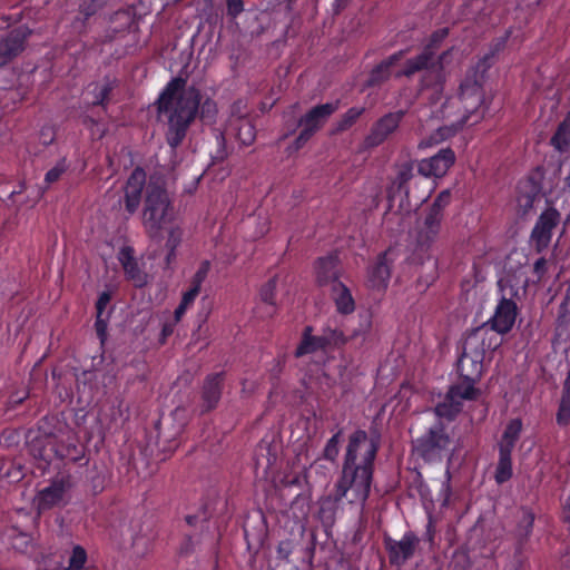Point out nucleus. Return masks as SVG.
<instances>
[{"instance_id": "15", "label": "nucleus", "mask_w": 570, "mask_h": 570, "mask_svg": "<svg viewBox=\"0 0 570 570\" xmlns=\"http://www.w3.org/2000/svg\"><path fill=\"white\" fill-rule=\"evenodd\" d=\"M383 543L390 564L400 568L414 556L419 538L412 531H407L401 540H394L390 535H385Z\"/></svg>"}, {"instance_id": "14", "label": "nucleus", "mask_w": 570, "mask_h": 570, "mask_svg": "<svg viewBox=\"0 0 570 570\" xmlns=\"http://www.w3.org/2000/svg\"><path fill=\"white\" fill-rule=\"evenodd\" d=\"M404 111L387 112L379 118L371 127L363 140L364 149H372L382 145L400 126Z\"/></svg>"}, {"instance_id": "19", "label": "nucleus", "mask_w": 570, "mask_h": 570, "mask_svg": "<svg viewBox=\"0 0 570 570\" xmlns=\"http://www.w3.org/2000/svg\"><path fill=\"white\" fill-rule=\"evenodd\" d=\"M503 333H498L492 325L483 323L481 326L472 330L465 338V345L470 350L482 352L483 356L489 351H495L502 344Z\"/></svg>"}, {"instance_id": "48", "label": "nucleus", "mask_w": 570, "mask_h": 570, "mask_svg": "<svg viewBox=\"0 0 570 570\" xmlns=\"http://www.w3.org/2000/svg\"><path fill=\"white\" fill-rule=\"evenodd\" d=\"M68 170L67 159L63 157L59 159L56 165L49 169L45 175V184L46 188H48L51 184L58 181L61 176Z\"/></svg>"}, {"instance_id": "10", "label": "nucleus", "mask_w": 570, "mask_h": 570, "mask_svg": "<svg viewBox=\"0 0 570 570\" xmlns=\"http://www.w3.org/2000/svg\"><path fill=\"white\" fill-rule=\"evenodd\" d=\"M380 450V436H370L365 430L357 429L350 436L343 461L375 465Z\"/></svg>"}, {"instance_id": "42", "label": "nucleus", "mask_w": 570, "mask_h": 570, "mask_svg": "<svg viewBox=\"0 0 570 570\" xmlns=\"http://www.w3.org/2000/svg\"><path fill=\"white\" fill-rule=\"evenodd\" d=\"M540 193V186L535 184L532 179H528L524 183L519 185V202L524 199L525 207H532L534 199Z\"/></svg>"}, {"instance_id": "17", "label": "nucleus", "mask_w": 570, "mask_h": 570, "mask_svg": "<svg viewBox=\"0 0 570 570\" xmlns=\"http://www.w3.org/2000/svg\"><path fill=\"white\" fill-rule=\"evenodd\" d=\"M455 153L450 147L440 149L435 155L417 163V173L426 178H442L454 165Z\"/></svg>"}, {"instance_id": "12", "label": "nucleus", "mask_w": 570, "mask_h": 570, "mask_svg": "<svg viewBox=\"0 0 570 570\" xmlns=\"http://www.w3.org/2000/svg\"><path fill=\"white\" fill-rule=\"evenodd\" d=\"M560 219L561 215L554 207H548L540 214L530 235L537 253H542L549 247L553 229L559 225Z\"/></svg>"}, {"instance_id": "35", "label": "nucleus", "mask_w": 570, "mask_h": 570, "mask_svg": "<svg viewBox=\"0 0 570 570\" xmlns=\"http://www.w3.org/2000/svg\"><path fill=\"white\" fill-rule=\"evenodd\" d=\"M346 500L345 497H338V491L334 488V492L330 495H326L320 501V518L323 522L333 523L335 519L336 511L340 507V503L343 500Z\"/></svg>"}, {"instance_id": "23", "label": "nucleus", "mask_w": 570, "mask_h": 570, "mask_svg": "<svg viewBox=\"0 0 570 570\" xmlns=\"http://www.w3.org/2000/svg\"><path fill=\"white\" fill-rule=\"evenodd\" d=\"M145 186L146 173L142 168L136 167L125 186V208L129 214H134L138 209Z\"/></svg>"}, {"instance_id": "62", "label": "nucleus", "mask_w": 570, "mask_h": 570, "mask_svg": "<svg viewBox=\"0 0 570 570\" xmlns=\"http://www.w3.org/2000/svg\"><path fill=\"white\" fill-rule=\"evenodd\" d=\"M315 134L302 127L298 136L295 138L294 145L296 149H301Z\"/></svg>"}, {"instance_id": "2", "label": "nucleus", "mask_w": 570, "mask_h": 570, "mask_svg": "<svg viewBox=\"0 0 570 570\" xmlns=\"http://www.w3.org/2000/svg\"><path fill=\"white\" fill-rule=\"evenodd\" d=\"M26 438L30 454L47 464L56 459L76 463L85 455L77 433L57 415L42 417L37 430L29 431Z\"/></svg>"}, {"instance_id": "16", "label": "nucleus", "mask_w": 570, "mask_h": 570, "mask_svg": "<svg viewBox=\"0 0 570 570\" xmlns=\"http://www.w3.org/2000/svg\"><path fill=\"white\" fill-rule=\"evenodd\" d=\"M32 31L27 26H19L0 38V68L9 65L24 49Z\"/></svg>"}, {"instance_id": "46", "label": "nucleus", "mask_w": 570, "mask_h": 570, "mask_svg": "<svg viewBox=\"0 0 570 570\" xmlns=\"http://www.w3.org/2000/svg\"><path fill=\"white\" fill-rule=\"evenodd\" d=\"M449 36V28H440L431 33L423 49L435 57L436 51L440 49L442 42Z\"/></svg>"}, {"instance_id": "53", "label": "nucleus", "mask_w": 570, "mask_h": 570, "mask_svg": "<svg viewBox=\"0 0 570 570\" xmlns=\"http://www.w3.org/2000/svg\"><path fill=\"white\" fill-rule=\"evenodd\" d=\"M87 559H88V556H87V551L85 550V548L77 544L72 548V552H71L68 563L71 564V568L81 570L85 567Z\"/></svg>"}, {"instance_id": "1", "label": "nucleus", "mask_w": 570, "mask_h": 570, "mask_svg": "<svg viewBox=\"0 0 570 570\" xmlns=\"http://www.w3.org/2000/svg\"><path fill=\"white\" fill-rule=\"evenodd\" d=\"M157 111L167 116L166 141L176 150L186 138L190 125L199 114L205 122H212L217 115V105L206 98L202 101V92L195 86L186 87L181 77L173 78L163 89L157 99Z\"/></svg>"}, {"instance_id": "6", "label": "nucleus", "mask_w": 570, "mask_h": 570, "mask_svg": "<svg viewBox=\"0 0 570 570\" xmlns=\"http://www.w3.org/2000/svg\"><path fill=\"white\" fill-rule=\"evenodd\" d=\"M455 450L453 435L449 426L438 420L413 441V452L426 463L450 459Z\"/></svg>"}, {"instance_id": "27", "label": "nucleus", "mask_w": 570, "mask_h": 570, "mask_svg": "<svg viewBox=\"0 0 570 570\" xmlns=\"http://www.w3.org/2000/svg\"><path fill=\"white\" fill-rule=\"evenodd\" d=\"M118 261L122 266L125 276L136 287H142L147 283V274L139 267L135 258V250L130 246H124L118 253Z\"/></svg>"}, {"instance_id": "39", "label": "nucleus", "mask_w": 570, "mask_h": 570, "mask_svg": "<svg viewBox=\"0 0 570 570\" xmlns=\"http://www.w3.org/2000/svg\"><path fill=\"white\" fill-rule=\"evenodd\" d=\"M3 535L14 550L24 552L29 548L31 541L30 535L17 527L6 529Z\"/></svg>"}, {"instance_id": "3", "label": "nucleus", "mask_w": 570, "mask_h": 570, "mask_svg": "<svg viewBox=\"0 0 570 570\" xmlns=\"http://www.w3.org/2000/svg\"><path fill=\"white\" fill-rule=\"evenodd\" d=\"M26 438L30 454L47 464L56 459L76 463L85 455L77 433L57 415L42 417L37 430L29 431Z\"/></svg>"}, {"instance_id": "58", "label": "nucleus", "mask_w": 570, "mask_h": 570, "mask_svg": "<svg viewBox=\"0 0 570 570\" xmlns=\"http://www.w3.org/2000/svg\"><path fill=\"white\" fill-rule=\"evenodd\" d=\"M196 543L191 535L187 534L184 537L179 548L178 553L180 557H189L195 552Z\"/></svg>"}, {"instance_id": "8", "label": "nucleus", "mask_w": 570, "mask_h": 570, "mask_svg": "<svg viewBox=\"0 0 570 570\" xmlns=\"http://www.w3.org/2000/svg\"><path fill=\"white\" fill-rule=\"evenodd\" d=\"M452 194L444 189L434 198L425 209L424 217L417 223L416 246L422 252H428L436 240L444 218V210L451 204Z\"/></svg>"}, {"instance_id": "36", "label": "nucleus", "mask_w": 570, "mask_h": 570, "mask_svg": "<svg viewBox=\"0 0 570 570\" xmlns=\"http://www.w3.org/2000/svg\"><path fill=\"white\" fill-rule=\"evenodd\" d=\"M475 383V381L469 379H461V382L449 387L448 393L461 403L464 400L474 401L480 395V390L474 386Z\"/></svg>"}, {"instance_id": "34", "label": "nucleus", "mask_w": 570, "mask_h": 570, "mask_svg": "<svg viewBox=\"0 0 570 570\" xmlns=\"http://www.w3.org/2000/svg\"><path fill=\"white\" fill-rule=\"evenodd\" d=\"M116 87V79H111L108 76L105 77L102 83L95 85L94 89L90 91V95L92 96L91 106L101 107L104 110H107L110 95Z\"/></svg>"}, {"instance_id": "30", "label": "nucleus", "mask_w": 570, "mask_h": 570, "mask_svg": "<svg viewBox=\"0 0 570 570\" xmlns=\"http://www.w3.org/2000/svg\"><path fill=\"white\" fill-rule=\"evenodd\" d=\"M406 53V50H399L394 52L386 59L382 60L377 66H375L367 79V85L373 87L381 85L385 80H387L391 76V68L401 60Z\"/></svg>"}, {"instance_id": "40", "label": "nucleus", "mask_w": 570, "mask_h": 570, "mask_svg": "<svg viewBox=\"0 0 570 570\" xmlns=\"http://www.w3.org/2000/svg\"><path fill=\"white\" fill-rule=\"evenodd\" d=\"M522 430V420L520 417L511 419L507 423L499 442L515 446L517 442L520 440Z\"/></svg>"}, {"instance_id": "45", "label": "nucleus", "mask_w": 570, "mask_h": 570, "mask_svg": "<svg viewBox=\"0 0 570 570\" xmlns=\"http://www.w3.org/2000/svg\"><path fill=\"white\" fill-rule=\"evenodd\" d=\"M212 518V512L208 511L206 504H203L197 513L187 514L185 521L190 527H200L202 530L208 529V522Z\"/></svg>"}, {"instance_id": "5", "label": "nucleus", "mask_w": 570, "mask_h": 570, "mask_svg": "<svg viewBox=\"0 0 570 570\" xmlns=\"http://www.w3.org/2000/svg\"><path fill=\"white\" fill-rule=\"evenodd\" d=\"M373 478L374 465L343 461L334 488L348 503L364 505L371 494Z\"/></svg>"}, {"instance_id": "21", "label": "nucleus", "mask_w": 570, "mask_h": 570, "mask_svg": "<svg viewBox=\"0 0 570 570\" xmlns=\"http://www.w3.org/2000/svg\"><path fill=\"white\" fill-rule=\"evenodd\" d=\"M450 52L451 49L443 51L438 56L435 62L424 72H422L420 78L421 90L432 89L436 94H441L443 91L446 81L444 61Z\"/></svg>"}, {"instance_id": "37", "label": "nucleus", "mask_w": 570, "mask_h": 570, "mask_svg": "<svg viewBox=\"0 0 570 570\" xmlns=\"http://www.w3.org/2000/svg\"><path fill=\"white\" fill-rule=\"evenodd\" d=\"M462 406L463 403L446 392L444 400L435 405L434 413L440 421L441 419L453 421L462 411Z\"/></svg>"}, {"instance_id": "54", "label": "nucleus", "mask_w": 570, "mask_h": 570, "mask_svg": "<svg viewBox=\"0 0 570 570\" xmlns=\"http://www.w3.org/2000/svg\"><path fill=\"white\" fill-rule=\"evenodd\" d=\"M511 35L512 29L509 28L503 36L493 39L490 43L489 53L495 58L505 48Z\"/></svg>"}, {"instance_id": "18", "label": "nucleus", "mask_w": 570, "mask_h": 570, "mask_svg": "<svg viewBox=\"0 0 570 570\" xmlns=\"http://www.w3.org/2000/svg\"><path fill=\"white\" fill-rule=\"evenodd\" d=\"M535 513L534 511L525 505H522L514 515L515 525L511 531V534L515 541L514 553L522 554L525 549L534 527Z\"/></svg>"}, {"instance_id": "13", "label": "nucleus", "mask_w": 570, "mask_h": 570, "mask_svg": "<svg viewBox=\"0 0 570 570\" xmlns=\"http://www.w3.org/2000/svg\"><path fill=\"white\" fill-rule=\"evenodd\" d=\"M517 293L512 287L509 289L510 297L507 296V293H503L493 315L487 321L498 333L508 334L514 326L519 313V307L513 299Z\"/></svg>"}, {"instance_id": "22", "label": "nucleus", "mask_w": 570, "mask_h": 570, "mask_svg": "<svg viewBox=\"0 0 570 570\" xmlns=\"http://www.w3.org/2000/svg\"><path fill=\"white\" fill-rule=\"evenodd\" d=\"M338 108L340 100L317 105L301 117L298 126L316 134Z\"/></svg>"}, {"instance_id": "11", "label": "nucleus", "mask_w": 570, "mask_h": 570, "mask_svg": "<svg viewBox=\"0 0 570 570\" xmlns=\"http://www.w3.org/2000/svg\"><path fill=\"white\" fill-rule=\"evenodd\" d=\"M226 135L234 136L242 145L249 146L255 141L256 129L249 119L243 117H232L228 120L225 132L219 131L216 136L218 150L217 154L220 159L226 157Z\"/></svg>"}, {"instance_id": "31", "label": "nucleus", "mask_w": 570, "mask_h": 570, "mask_svg": "<svg viewBox=\"0 0 570 570\" xmlns=\"http://www.w3.org/2000/svg\"><path fill=\"white\" fill-rule=\"evenodd\" d=\"M435 60L434 56L423 49L419 55L409 58L404 62L403 69L397 73V76L411 78L416 72H424L435 62Z\"/></svg>"}, {"instance_id": "20", "label": "nucleus", "mask_w": 570, "mask_h": 570, "mask_svg": "<svg viewBox=\"0 0 570 570\" xmlns=\"http://www.w3.org/2000/svg\"><path fill=\"white\" fill-rule=\"evenodd\" d=\"M484 357L482 352L470 350L468 345H463V352L458 361V372L461 379L470 381H480L484 372Z\"/></svg>"}, {"instance_id": "26", "label": "nucleus", "mask_w": 570, "mask_h": 570, "mask_svg": "<svg viewBox=\"0 0 570 570\" xmlns=\"http://www.w3.org/2000/svg\"><path fill=\"white\" fill-rule=\"evenodd\" d=\"M338 265L340 259L336 254L318 257L314 265L317 285L323 287L340 282L338 277L341 273Z\"/></svg>"}, {"instance_id": "64", "label": "nucleus", "mask_w": 570, "mask_h": 570, "mask_svg": "<svg viewBox=\"0 0 570 570\" xmlns=\"http://www.w3.org/2000/svg\"><path fill=\"white\" fill-rule=\"evenodd\" d=\"M533 273L537 275L538 279H541L547 273V261L544 257H540L535 261L533 265Z\"/></svg>"}, {"instance_id": "63", "label": "nucleus", "mask_w": 570, "mask_h": 570, "mask_svg": "<svg viewBox=\"0 0 570 570\" xmlns=\"http://www.w3.org/2000/svg\"><path fill=\"white\" fill-rule=\"evenodd\" d=\"M527 559L522 554L513 553L512 561L510 564L505 566L504 570H522L525 564Z\"/></svg>"}, {"instance_id": "38", "label": "nucleus", "mask_w": 570, "mask_h": 570, "mask_svg": "<svg viewBox=\"0 0 570 570\" xmlns=\"http://www.w3.org/2000/svg\"><path fill=\"white\" fill-rule=\"evenodd\" d=\"M365 112L364 107H351L340 118L332 129L333 135L342 134L352 128Z\"/></svg>"}, {"instance_id": "49", "label": "nucleus", "mask_w": 570, "mask_h": 570, "mask_svg": "<svg viewBox=\"0 0 570 570\" xmlns=\"http://www.w3.org/2000/svg\"><path fill=\"white\" fill-rule=\"evenodd\" d=\"M104 0H80L79 13L83 16V23L95 16L102 7Z\"/></svg>"}, {"instance_id": "50", "label": "nucleus", "mask_w": 570, "mask_h": 570, "mask_svg": "<svg viewBox=\"0 0 570 570\" xmlns=\"http://www.w3.org/2000/svg\"><path fill=\"white\" fill-rule=\"evenodd\" d=\"M556 422L559 426H568L570 424V400L560 397Z\"/></svg>"}, {"instance_id": "4", "label": "nucleus", "mask_w": 570, "mask_h": 570, "mask_svg": "<svg viewBox=\"0 0 570 570\" xmlns=\"http://www.w3.org/2000/svg\"><path fill=\"white\" fill-rule=\"evenodd\" d=\"M493 62L494 57L489 52L480 58L461 81L459 94L446 98L442 105V118L449 120L455 129L478 124L484 117L483 82Z\"/></svg>"}, {"instance_id": "25", "label": "nucleus", "mask_w": 570, "mask_h": 570, "mask_svg": "<svg viewBox=\"0 0 570 570\" xmlns=\"http://www.w3.org/2000/svg\"><path fill=\"white\" fill-rule=\"evenodd\" d=\"M391 277V263L387 250L377 255L376 261L367 268V285L372 289L385 291Z\"/></svg>"}, {"instance_id": "7", "label": "nucleus", "mask_w": 570, "mask_h": 570, "mask_svg": "<svg viewBox=\"0 0 570 570\" xmlns=\"http://www.w3.org/2000/svg\"><path fill=\"white\" fill-rule=\"evenodd\" d=\"M170 212L171 206L166 189L161 185L150 181L146 186L142 210V225L150 238H160L165 224L170 220Z\"/></svg>"}, {"instance_id": "24", "label": "nucleus", "mask_w": 570, "mask_h": 570, "mask_svg": "<svg viewBox=\"0 0 570 570\" xmlns=\"http://www.w3.org/2000/svg\"><path fill=\"white\" fill-rule=\"evenodd\" d=\"M224 380V372L212 373L205 377L202 387L203 412H209L218 405L223 393Z\"/></svg>"}, {"instance_id": "55", "label": "nucleus", "mask_w": 570, "mask_h": 570, "mask_svg": "<svg viewBox=\"0 0 570 570\" xmlns=\"http://www.w3.org/2000/svg\"><path fill=\"white\" fill-rule=\"evenodd\" d=\"M20 432L14 429H4L0 435V444L6 448L18 445L20 442Z\"/></svg>"}, {"instance_id": "33", "label": "nucleus", "mask_w": 570, "mask_h": 570, "mask_svg": "<svg viewBox=\"0 0 570 570\" xmlns=\"http://www.w3.org/2000/svg\"><path fill=\"white\" fill-rule=\"evenodd\" d=\"M550 146L560 154L570 150V110L557 126L556 131L550 138Z\"/></svg>"}, {"instance_id": "43", "label": "nucleus", "mask_w": 570, "mask_h": 570, "mask_svg": "<svg viewBox=\"0 0 570 570\" xmlns=\"http://www.w3.org/2000/svg\"><path fill=\"white\" fill-rule=\"evenodd\" d=\"M276 287H277V278L272 277L265 284H263L259 289L261 301L263 303L267 304L272 308V311L269 312L271 314L274 313L275 306H276V302H275Z\"/></svg>"}, {"instance_id": "56", "label": "nucleus", "mask_w": 570, "mask_h": 570, "mask_svg": "<svg viewBox=\"0 0 570 570\" xmlns=\"http://www.w3.org/2000/svg\"><path fill=\"white\" fill-rule=\"evenodd\" d=\"M209 271H210V262L203 261L200 263L198 269L191 277L190 284L202 288V285H203L204 281L207 278Z\"/></svg>"}, {"instance_id": "59", "label": "nucleus", "mask_w": 570, "mask_h": 570, "mask_svg": "<svg viewBox=\"0 0 570 570\" xmlns=\"http://www.w3.org/2000/svg\"><path fill=\"white\" fill-rule=\"evenodd\" d=\"M111 301V294L109 292H101L96 302V315H107L106 307Z\"/></svg>"}, {"instance_id": "51", "label": "nucleus", "mask_w": 570, "mask_h": 570, "mask_svg": "<svg viewBox=\"0 0 570 570\" xmlns=\"http://www.w3.org/2000/svg\"><path fill=\"white\" fill-rule=\"evenodd\" d=\"M372 331V316L366 313L364 315H360V324L358 327L354 330L353 337H362L363 341H366L370 337Z\"/></svg>"}, {"instance_id": "32", "label": "nucleus", "mask_w": 570, "mask_h": 570, "mask_svg": "<svg viewBox=\"0 0 570 570\" xmlns=\"http://www.w3.org/2000/svg\"><path fill=\"white\" fill-rule=\"evenodd\" d=\"M66 488L62 481H56L42 489L38 494V508L48 510L59 504L65 495Z\"/></svg>"}, {"instance_id": "47", "label": "nucleus", "mask_w": 570, "mask_h": 570, "mask_svg": "<svg viewBox=\"0 0 570 570\" xmlns=\"http://www.w3.org/2000/svg\"><path fill=\"white\" fill-rule=\"evenodd\" d=\"M183 230L179 227H171L168 232V237L166 240V248L168 250L166 261L167 264L176 257V248L179 246L181 242Z\"/></svg>"}, {"instance_id": "44", "label": "nucleus", "mask_w": 570, "mask_h": 570, "mask_svg": "<svg viewBox=\"0 0 570 570\" xmlns=\"http://www.w3.org/2000/svg\"><path fill=\"white\" fill-rule=\"evenodd\" d=\"M343 431L340 429L334 433L326 442L322 456L332 463H334L340 454V443Z\"/></svg>"}, {"instance_id": "9", "label": "nucleus", "mask_w": 570, "mask_h": 570, "mask_svg": "<svg viewBox=\"0 0 570 570\" xmlns=\"http://www.w3.org/2000/svg\"><path fill=\"white\" fill-rule=\"evenodd\" d=\"M313 331L311 325L304 327L301 342L294 352L295 357H302L316 352H332L344 346L347 342L344 333L338 328L325 326L322 327L320 334H313Z\"/></svg>"}, {"instance_id": "41", "label": "nucleus", "mask_w": 570, "mask_h": 570, "mask_svg": "<svg viewBox=\"0 0 570 570\" xmlns=\"http://www.w3.org/2000/svg\"><path fill=\"white\" fill-rule=\"evenodd\" d=\"M414 176V163L405 161L399 166L397 175L394 184H396L397 189L400 191H404L405 195L409 194L407 184Z\"/></svg>"}, {"instance_id": "60", "label": "nucleus", "mask_w": 570, "mask_h": 570, "mask_svg": "<svg viewBox=\"0 0 570 570\" xmlns=\"http://www.w3.org/2000/svg\"><path fill=\"white\" fill-rule=\"evenodd\" d=\"M227 14L237 18L244 11L243 0H226Z\"/></svg>"}, {"instance_id": "28", "label": "nucleus", "mask_w": 570, "mask_h": 570, "mask_svg": "<svg viewBox=\"0 0 570 570\" xmlns=\"http://www.w3.org/2000/svg\"><path fill=\"white\" fill-rule=\"evenodd\" d=\"M515 446L498 442V463L494 480L498 484L508 482L513 475L512 452Z\"/></svg>"}, {"instance_id": "52", "label": "nucleus", "mask_w": 570, "mask_h": 570, "mask_svg": "<svg viewBox=\"0 0 570 570\" xmlns=\"http://www.w3.org/2000/svg\"><path fill=\"white\" fill-rule=\"evenodd\" d=\"M110 313L107 315H96L95 321V331L96 335L101 345H104L108 337V322H109Z\"/></svg>"}, {"instance_id": "57", "label": "nucleus", "mask_w": 570, "mask_h": 570, "mask_svg": "<svg viewBox=\"0 0 570 570\" xmlns=\"http://www.w3.org/2000/svg\"><path fill=\"white\" fill-rule=\"evenodd\" d=\"M40 142L43 146L51 145L56 139V129L52 125H45L39 132Z\"/></svg>"}, {"instance_id": "61", "label": "nucleus", "mask_w": 570, "mask_h": 570, "mask_svg": "<svg viewBox=\"0 0 570 570\" xmlns=\"http://www.w3.org/2000/svg\"><path fill=\"white\" fill-rule=\"evenodd\" d=\"M200 288L190 284L189 288L183 294L180 303L190 306L198 296Z\"/></svg>"}, {"instance_id": "29", "label": "nucleus", "mask_w": 570, "mask_h": 570, "mask_svg": "<svg viewBox=\"0 0 570 570\" xmlns=\"http://www.w3.org/2000/svg\"><path fill=\"white\" fill-rule=\"evenodd\" d=\"M337 313L350 315L355 311V301L351 289L342 282H335L331 288Z\"/></svg>"}]
</instances>
